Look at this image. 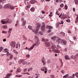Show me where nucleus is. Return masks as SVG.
<instances>
[{"label":"nucleus","mask_w":78,"mask_h":78,"mask_svg":"<svg viewBox=\"0 0 78 78\" xmlns=\"http://www.w3.org/2000/svg\"><path fill=\"white\" fill-rule=\"evenodd\" d=\"M50 63V60H48V63Z\"/></svg>","instance_id":"59"},{"label":"nucleus","mask_w":78,"mask_h":78,"mask_svg":"<svg viewBox=\"0 0 78 78\" xmlns=\"http://www.w3.org/2000/svg\"><path fill=\"white\" fill-rule=\"evenodd\" d=\"M30 55H29V54H27L26 55V57H27V58H30Z\"/></svg>","instance_id":"49"},{"label":"nucleus","mask_w":78,"mask_h":78,"mask_svg":"<svg viewBox=\"0 0 78 78\" xmlns=\"http://www.w3.org/2000/svg\"><path fill=\"white\" fill-rule=\"evenodd\" d=\"M56 47V45H52L51 47V49H52V50H53L54 51H55V49Z\"/></svg>","instance_id":"10"},{"label":"nucleus","mask_w":78,"mask_h":78,"mask_svg":"<svg viewBox=\"0 0 78 78\" xmlns=\"http://www.w3.org/2000/svg\"><path fill=\"white\" fill-rule=\"evenodd\" d=\"M28 27L30 30H33V27H32V26H28Z\"/></svg>","instance_id":"30"},{"label":"nucleus","mask_w":78,"mask_h":78,"mask_svg":"<svg viewBox=\"0 0 78 78\" xmlns=\"http://www.w3.org/2000/svg\"><path fill=\"white\" fill-rule=\"evenodd\" d=\"M50 77H51V78H54V77H55V76H54V75H51Z\"/></svg>","instance_id":"47"},{"label":"nucleus","mask_w":78,"mask_h":78,"mask_svg":"<svg viewBox=\"0 0 78 78\" xmlns=\"http://www.w3.org/2000/svg\"><path fill=\"white\" fill-rule=\"evenodd\" d=\"M3 48L2 47H0V52H1V51H2V50L3 49Z\"/></svg>","instance_id":"37"},{"label":"nucleus","mask_w":78,"mask_h":78,"mask_svg":"<svg viewBox=\"0 0 78 78\" xmlns=\"http://www.w3.org/2000/svg\"><path fill=\"white\" fill-rule=\"evenodd\" d=\"M12 30V28H9V30L8 31V33L9 34V36H10V34H11V31Z\"/></svg>","instance_id":"19"},{"label":"nucleus","mask_w":78,"mask_h":78,"mask_svg":"<svg viewBox=\"0 0 78 78\" xmlns=\"http://www.w3.org/2000/svg\"><path fill=\"white\" fill-rule=\"evenodd\" d=\"M9 19H7L6 20V21H5V24L6 23H9Z\"/></svg>","instance_id":"35"},{"label":"nucleus","mask_w":78,"mask_h":78,"mask_svg":"<svg viewBox=\"0 0 78 78\" xmlns=\"http://www.w3.org/2000/svg\"><path fill=\"white\" fill-rule=\"evenodd\" d=\"M68 76H69V74H67L66 75L64 76L63 78H67L68 77Z\"/></svg>","instance_id":"27"},{"label":"nucleus","mask_w":78,"mask_h":78,"mask_svg":"<svg viewBox=\"0 0 78 78\" xmlns=\"http://www.w3.org/2000/svg\"><path fill=\"white\" fill-rule=\"evenodd\" d=\"M77 22H78V15H77V17L76 19L75 23H77Z\"/></svg>","instance_id":"21"},{"label":"nucleus","mask_w":78,"mask_h":78,"mask_svg":"<svg viewBox=\"0 0 78 78\" xmlns=\"http://www.w3.org/2000/svg\"><path fill=\"white\" fill-rule=\"evenodd\" d=\"M60 7H61V8H63V7H64V4H60Z\"/></svg>","instance_id":"42"},{"label":"nucleus","mask_w":78,"mask_h":78,"mask_svg":"<svg viewBox=\"0 0 78 78\" xmlns=\"http://www.w3.org/2000/svg\"><path fill=\"white\" fill-rule=\"evenodd\" d=\"M59 24L58 23L56 24V26L57 27H59Z\"/></svg>","instance_id":"56"},{"label":"nucleus","mask_w":78,"mask_h":78,"mask_svg":"<svg viewBox=\"0 0 78 78\" xmlns=\"http://www.w3.org/2000/svg\"><path fill=\"white\" fill-rule=\"evenodd\" d=\"M32 31H33V32H34L35 34H36L38 35V32L37 31H36L35 30H32Z\"/></svg>","instance_id":"26"},{"label":"nucleus","mask_w":78,"mask_h":78,"mask_svg":"<svg viewBox=\"0 0 78 78\" xmlns=\"http://www.w3.org/2000/svg\"><path fill=\"white\" fill-rule=\"evenodd\" d=\"M41 62L43 63L44 66H45V64H46V62H45L44 60H42Z\"/></svg>","instance_id":"33"},{"label":"nucleus","mask_w":78,"mask_h":78,"mask_svg":"<svg viewBox=\"0 0 78 78\" xmlns=\"http://www.w3.org/2000/svg\"><path fill=\"white\" fill-rule=\"evenodd\" d=\"M24 3L26 5L25 7V9H27V10L29 9L30 8V6H31V5L30 6L29 2H28L27 1H24Z\"/></svg>","instance_id":"3"},{"label":"nucleus","mask_w":78,"mask_h":78,"mask_svg":"<svg viewBox=\"0 0 78 78\" xmlns=\"http://www.w3.org/2000/svg\"><path fill=\"white\" fill-rule=\"evenodd\" d=\"M46 28H48V29H53V27L51 26H48L46 27Z\"/></svg>","instance_id":"23"},{"label":"nucleus","mask_w":78,"mask_h":78,"mask_svg":"<svg viewBox=\"0 0 78 78\" xmlns=\"http://www.w3.org/2000/svg\"><path fill=\"white\" fill-rule=\"evenodd\" d=\"M2 33H6V32L5 31H3L2 32Z\"/></svg>","instance_id":"60"},{"label":"nucleus","mask_w":78,"mask_h":78,"mask_svg":"<svg viewBox=\"0 0 78 78\" xmlns=\"http://www.w3.org/2000/svg\"><path fill=\"white\" fill-rule=\"evenodd\" d=\"M26 23H27V21H26V20H24L23 21L22 26L23 27H24V26H25V25Z\"/></svg>","instance_id":"14"},{"label":"nucleus","mask_w":78,"mask_h":78,"mask_svg":"<svg viewBox=\"0 0 78 78\" xmlns=\"http://www.w3.org/2000/svg\"><path fill=\"white\" fill-rule=\"evenodd\" d=\"M42 41H43V42H45L46 41H48V39H46V40H45L44 39V38H42Z\"/></svg>","instance_id":"28"},{"label":"nucleus","mask_w":78,"mask_h":78,"mask_svg":"<svg viewBox=\"0 0 78 78\" xmlns=\"http://www.w3.org/2000/svg\"><path fill=\"white\" fill-rule=\"evenodd\" d=\"M27 68H26L23 70V72H27Z\"/></svg>","instance_id":"48"},{"label":"nucleus","mask_w":78,"mask_h":78,"mask_svg":"<svg viewBox=\"0 0 78 78\" xmlns=\"http://www.w3.org/2000/svg\"><path fill=\"white\" fill-rule=\"evenodd\" d=\"M75 76H78V72H76L75 74Z\"/></svg>","instance_id":"51"},{"label":"nucleus","mask_w":78,"mask_h":78,"mask_svg":"<svg viewBox=\"0 0 78 78\" xmlns=\"http://www.w3.org/2000/svg\"><path fill=\"white\" fill-rule=\"evenodd\" d=\"M73 39L74 40H76V37H74L73 38Z\"/></svg>","instance_id":"63"},{"label":"nucleus","mask_w":78,"mask_h":78,"mask_svg":"<svg viewBox=\"0 0 78 78\" xmlns=\"http://www.w3.org/2000/svg\"><path fill=\"white\" fill-rule=\"evenodd\" d=\"M18 23H19V21H16V24L15 25V27H17V24H18Z\"/></svg>","instance_id":"41"},{"label":"nucleus","mask_w":78,"mask_h":78,"mask_svg":"<svg viewBox=\"0 0 78 78\" xmlns=\"http://www.w3.org/2000/svg\"><path fill=\"white\" fill-rule=\"evenodd\" d=\"M66 22H68V23H70V20L69 19H67L66 20Z\"/></svg>","instance_id":"40"},{"label":"nucleus","mask_w":78,"mask_h":78,"mask_svg":"<svg viewBox=\"0 0 78 78\" xmlns=\"http://www.w3.org/2000/svg\"><path fill=\"white\" fill-rule=\"evenodd\" d=\"M8 49H4V51H5V53H9V52H8Z\"/></svg>","instance_id":"31"},{"label":"nucleus","mask_w":78,"mask_h":78,"mask_svg":"<svg viewBox=\"0 0 78 78\" xmlns=\"http://www.w3.org/2000/svg\"><path fill=\"white\" fill-rule=\"evenodd\" d=\"M28 41H29V42H33V41L32 40H29Z\"/></svg>","instance_id":"62"},{"label":"nucleus","mask_w":78,"mask_h":78,"mask_svg":"<svg viewBox=\"0 0 78 78\" xmlns=\"http://www.w3.org/2000/svg\"><path fill=\"white\" fill-rule=\"evenodd\" d=\"M65 7L66 8L65 9H67V8H68V7L67 6V5H65Z\"/></svg>","instance_id":"44"},{"label":"nucleus","mask_w":78,"mask_h":78,"mask_svg":"<svg viewBox=\"0 0 78 78\" xmlns=\"http://www.w3.org/2000/svg\"><path fill=\"white\" fill-rule=\"evenodd\" d=\"M25 61L24 60L20 59L19 60V64H21L22 62H23V61Z\"/></svg>","instance_id":"22"},{"label":"nucleus","mask_w":78,"mask_h":78,"mask_svg":"<svg viewBox=\"0 0 78 78\" xmlns=\"http://www.w3.org/2000/svg\"><path fill=\"white\" fill-rule=\"evenodd\" d=\"M29 69V70H30V71H31L33 69V68H30Z\"/></svg>","instance_id":"57"},{"label":"nucleus","mask_w":78,"mask_h":78,"mask_svg":"<svg viewBox=\"0 0 78 78\" xmlns=\"http://www.w3.org/2000/svg\"><path fill=\"white\" fill-rule=\"evenodd\" d=\"M9 8H10V9L12 10H13V9H15V6L10 4Z\"/></svg>","instance_id":"11"},{"label":"nucleus","mask_w":78,"mask_h":78,"mask_svg":"<svg viewBox=\"0 0 78 78\" xmlns=\"http://www.w3.org/2000/svg\"><path fill=\"white\" fill-rule=\"evenodd\" d=\"M12 74L11 73H9L7 74L6 75V76L5 77V78H9V76L11 75Z\"/></svg>","instance_id":"17"},{"label":"nucleus","mask_w":78,"mask_h":78,"mask_svg":"<svg viewBox=\"0 0 78 78\" xmlns=\"http://www.w3.org/2000/svg\"><path fill=\"white\" fill-rule=\"evenodd\" d=\"M9 23H12V20L9 21Z\"/></svg>","instance_id":"58"},{"label":"nucleus","mask_w":78,"mask_h":78,"mask_svg":"<svg viewBox=\"0 0 78 78\" xmlns=\"http://www.w3.org/2000/svg\"><path fill=\"white\" fill-rule=\"evenodd\" d=\"M57 37L56 36H54V37H51V39L52 40H53V41H55V40H56Z\"/></svg>","instance_id":"16"},{"label":"nucleus","mask_w":78,"mask_h":78,"mask_svg":"<svg viewBox=\"0 0 78 78\" xmlns=\"http://www.w3.org/2000/svg\"><path fill=\"white\" fill-rule=\"evenodd\" d=\"M60 34L62 36H65V33L63 32H61L60 33Z\"/></svg>","instance_id":"36"},{"label":"nucleus","mask_w":78,"mask_h":78,"mask_svg":"<svg viewBox=\"0 0 78 78\" xmlns=\"http://www.w3.org/2000/svg\"><path fill=\"white\" fill-rule=\"evenodd\" d=\"M22 71V69H21L18 68L16 69V74H18V73Z\"/></svg>","instance_id":"8"},{"label":"nucleus","mask_w":78,"mask_h":78,"mask_svg":"<svg viewBox=\"0 0 78 78\" xmlns=\"http://www.w3.org/2000/svg\"><path fill=\"white\" fill-rule=\"evenodd\" d=\"M74 2L75 4L76 5H78V0H75Z\"/></svg>","instance_id":"34"},{"label":"nucleus","mask_w":78,"mask_h":78,"mask_svg":"<svg viewBox=\"0 0 78 78\" xmlns=\"http://www.w3.org/2000/svg\"><path fill=\"white\" fill-rule=\"evenodd\" d=\"M22 76L21 75H16V77H21V76Z\"/></svg>","instance_id":"38"},{"label":"nucleus","mask_w":78,"mask_h":78,"mask_svg":"<svg viewBox=\"0 0 78 78\" xmlns=\"http://www.w3.org/2000/svg\"><path fill=\"white\" fill-rule=\"evenodd\" d=\"M45 23H42V26L41 27V29L43 32H45Z\"/></svg>","instance_id":"4"},{"label":"nucleus","mask_w":78,"mask_h":78,"mask_svg":"<svg viewBox=\"0 0 78 78\" xmlns=\"http://www.w3.org/2000/svg\"><path fill=\"white\" fill-rule=\"evenodd\" d=\"M3 8V6L2 5H0V9H2Z\"/></svg>","instance_id":"54"},{"label":"nucleus","mask_w":78,"mask_h":78,"mask_svg":"<svg viewBox=\"0 0 78 78\" xmlns=\"http://www.w3.org/2000/svg\"><path fill=\"white\" fill-rule=\"evenodd\" d=\"M61 73H62V74L64 73L65 72V71L64 70H62L61 71Z\"/></svg>","instance_id":"45"},{"label":"nucleus","mask_w":78,"mask_h":78,"mask_svg":"<svg viewBox=\"0 0 78 78\" xmlns=\"http://www.w3.org/2000/svg\"><path fill=\"white\" fill-rule=\"evenodd\" d=\"M54 51L55 53H60V51L58 50L55 49Z\"/></svg>","instance_id":"25"},{"label":"nucleus","mask_w":78,"mask_h":78,"mask_svg":"<svg viewBox=\"0 0 78 78\" xmlns=\"http://www.w3.org/2000/svg\"><path fill=\"white\" fill-rule=\"evenodd\" d=\"M51 45V44H50V42H47L45 43V45L47 47H50Z\"/></svg>","instance_id":"9"},{"label":"nucleus","mask_w":78,"mask_h":78,"mask_svg":"<svg viewBox=\"0 0 78 78\" xmlns=\"http://www.w3.org/2000/svg\"><path fill=\"white\" fill-rule=\"evenodd\" d=\"M10 5V4H7L5 5V7L6 8H9Z\"/></svg>","instance_id":"15"},{"label":"nucleus","mask_w":78,"mask_h":78,"mask_svg":"<svg viewBox=\"0 0 78 78\" xmlns=\"http://www.w3.org/2000/svg\"><path fill=\"white\" fill-rule=\"evenodd\" d=\"M37 2V1H36L32 0L30 1V3H31V4H34L35 3H36Z\"/></svg>","instance_id":"12"},{"label":"nucleus","mask_w":78,"mask_h":78,"mask_svg":"<svg viewBox=\"0 0 78 78\" xmlns=\"http://www.w3.org/2000/svg\"><path fill=\"white\" fill-rule=\"evenodd\" d=\"M2 2V3H5L6 2V1L5 0H0V3Z\"/></svg>","instance_id":"32"},{"label":"nucleus","mask_w":78,"mask_h":78,"mask_svg":"<svg viewBox=\"0 0 78 78\" xmlns=\"http://www.w3.org/2000/svg\"><path fill=\"white\" fill-rule=\"evenodd\" d=\"M10 45L12 47H15L16 45V43L15 41H12L10 43Z\"/></svg>","instance_id":"5"},{"label":"nucleus","mask_w":78,"mask_h":78,"mask_svg":"<svg viewBox=\"0 0 78 78\" xmlns=\"http://www.w3.org/2000/svg\"><path fill=\"white\" fill-rule=\"evenodd\" d=\"M27 62L26 61H24L23 62V65H25V64H26Z\"/></svg>","instance_id":"46"},{"label":"nucleus","mask_w":78,"mask_h":78,"mask_svg":"<svg viewBox=\"0 0 78 78\" xmlns=\"http://www.w3.org/2000/svg\"><path fill=\"white\" fill-rule=\"evenodd\" d=\"M41 12L42 14H45V12H44V11H42Z\"/></svg>","instance_id":"64"},{"label":"nucleus","mask_w":78,"mask_h":78,"mask_svg":"<svg viewBox=\"0 0 78 78\" xmlns=\"http://www.w3.org/2000/svg\"><path fill=\"white\" fill-rule=\"evenodd\" d=\"M58 39L56 41V42H59V43H61V44H63L64 45H66L67 41L65 40H61V38L59 37H57Z\"/></svg>","instance_id":"1"},{"label":"nucleus","mask_w":78,"mask_h":78,"mask_svg":"<svg viewBox=\"0 0 78 78\" xmlns=\"http://www.w3.org/2000/svg\"><path fill=\"white\" fill-rule=\"evenodd\" d=\"M21 20H22V21L23 22V21H24V18H22L21 19Z\"/></svg>","instance_id":"61"},{"label":"nucleus","mask_w":78,"mask_h":78,"mask_svg":"<svg viewBox=\"0 0 78 78\" xmlns=\"http://www.w3.org/2000/svg\"><path fill=\"white\" fill-rule=\"evenodd\" d=\"M23 37L24 38L25 40H26V39H27L25 37L24 35L23 36Z\"/></svg>","instance_id":"55"},{"label":"nucleus","mask_w":78,"mask_h":78,"mask_svg":"<svg viewBox=\"0 0 78 78\" xmlns=\"http://www.w3.org/2000/svg\"><path fill=\"white\" fill-rule=\"evenodd\" d=\"M1 23H2V24H3V25H4V24H6L5 21H3V20H2L1 21Z\"/></svg>","instance_id":"24"},{"label":"nucleus","mask_w":78,"mask_h":78,"mask_svg":"<svg viewBox=\"0 0 78 78\" xmlns=\"http://www.w3.org/2000/svg\"><path fill=\"white\" fill-rule=\"evenodd\" d=\"M74 58H78V56L77 55V54L76 55H75V56H74Z\"/></svg>","instance_id":"50"},{"label":"nucleus","mask_w":78,"mask_h":78,"mask_svg":"<svg viewBox=\"0 0 78 78\" xmlns=\"http://www.w3.org/2000/svg\"><path fill=\"white\" fill-rule=\"evenodd\" d=\"M65 58L66 59V60H69L70 59V58L69 57V56L68 55H66L65 56Z\"/></svg>","instance_id":"13"},{"label":"nucleus","mask_w":78,"mask_h":78,"mask_svg":"<svg viewBox=\"0 0 78 78\" xmlns=\"http://www.w3.org/2000/svg\"><path fill=\"white\" fill-rule=\"evenodd\" d=\"M40 43V42L39 40L37 41L30 48L28 49V50H31L34 47L35 45H36V46H38V45H39Z\"/></svg>","instance_id":"2"},{"label":"nucleus","mask_w":78,"mask_h":78,"mask_svg":"<svg viewBox=\"0 0 78 78\" xmlns=\"http://www.w3.org/2000/svg\"><path fill=\"white\" fill-rule=\"evenodd\" d=\"M34 39H35V40H36V41H39V38H38V37L36 36H35L34 37Z\"/></svg>","instance_id":"20"},{"label":"nucleus","mask_w":78,"mask_h":78,"mask_svg":"<svg viewBox=\"0 0 78 78\" xmlns=\"http://www.w3.org/2000/svg\"><path fill=\"white\" fill-rule=\"evenodd\" d=\"M39 34H40L41 35H43L44 34L43 33H42V32L40 31L39 33Z\"/></svg>","instance_id":"39"},{"label":"nucleus","mask_w":78,"mask_h":78,"mask_svg":"<svg viewBox=\"0 0 78 78\" xmlns=\"http://www.w3.org/2000/svg\"><path fill=\"white\" fill-rule=\"evenodd\" d=\"M2 28H7V26H5V25H3L2 26Z\"/></svg>","instance_id":"43"},{"label":"nucleus","mask_w":78,"mask_h":78,"mask_svg":"<svg viewBox=\"0 0 78 78\" xmlns=\"http://www.w3.org/2000/svg\"><path fill=\"white\" fill-rule=\"evenodd\" d=\"M44 69H45V70H47V68L46 67H44V68H41V70L42 71H44Z\"/></svg>","instance_id":"29"},{"label":"nucleus","mask_w":78,"mask_h":78,"mask_svg":"<svg viewBox=\"0 0 78 78\" xmlns=\"http://www.w3.org/2000/svg\"><path fill=\"white\" fill-rule=\"evenodd\" d=\"M34 10H35V8L34 7H32L30 9V11L32 12H34Z\"/></svg>","instance_id":"18"},{"label":"nucleus","mask_w":78,"mask_h":78,"mask_svg":"<svg viewBox=\"0 0 78 78\" xmlns=\"http://www.w3.org/2000/svg\"><path fill=\"white\" fill-rule=\"evenodd\" d=\"M37 25L36 27V30H37V31H38V30L40 29L41 26V24L39 23H37Z\"/></svg>","instance_id":"6"},{"label":"nucleus","mask_w":78,"mask_h":78,"mask_svg":"<svg viewBox=\"0 0 78 78\" xmlns=\"http://www.w3.org/2000/svg\"><path fill=\"white\" fill-rule=\"evenodd\" d=\"M6 55L7 56H9V59L10 60H11V59H12L13 58L12 55L11 53H7Z\"/></svg>","instance_id":"7"},{"label":"nucleus","mask_w":78,"mask_h":78,"mask_svg":"<svg viewBox=\"0 0 78 78\" xmlns=\"http://www.w3.org/2000/svg\"><path fill=\"white\" fill-rule=\"evenodd\" d=\"M51 31V30H48V33H50V32Z\"/></svg>","instance_id":"52"},{"label":"nucleus","mask_w":78,"mask_h":78,"mask_svg":"<svg viewBox=\"0 0 78 78\" xmlns=\"http://www.w3.org/2000/svg\"><path fill=\"white\" fill-rule=\"evenodd\" d=\"M13 53H16V50H14L13 51Z\"/></svg>","instance_id":"53"}]
</instances>
